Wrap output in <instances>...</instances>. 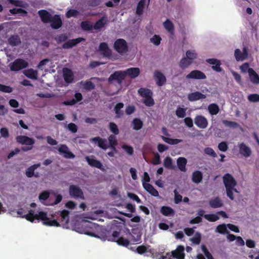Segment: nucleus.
I'll list each match as a JSON object with an SVG mask.
<instances>
[{
	"label": "nucleus",
	"mask_w": 259,
	"mask_h": 259,
	"mask_svg": "<svg viewBox=\"0 0 259 259\" xmlns=\"http://www.w3.org/2000/svg\"><path fill=\"white\" fill-rule=\"evenodd\" d=\"M103 230L102 226L87 221H84L80 227L76 228V231L80 234L99 238L103 241L107 240L109 241L116 242L118 245L125 247L130 244V241L133 242L135 244L141 242V233L138 230L133 229L132 232L128 233V238L120 236L119 232L117 231H114L111 236L105 237L102 235Z\"/></svg>",
	"instance_id": "1"
},
{
	"label": "nucleus",
	"mask_w": 259,
	"mask_h": 259,
	"mask_svg": "<svg viewBox=\"0 0 259 259\" xmlns=\"http://www.w3.org/2000/svg\"><path fill=\"white\" fill-rule=\"evenodd\" d=\"M223 183L225 185L227 196L231 200L234 199L233 192L239 193L235 188L237 183L234 178L229 174H226L223 177Z\"/></svg>",
	"instance_id": "2"
},
{
	"label": "nucleus",
	"mask_w": 259,
	"mask_h": 259,
	"mask_svg": "<svg viewBox=\"0 0 259 259\" xmlns=\"http://www.w3.org/2000/svg\"><path fill=\"white\" fill-rule=\"evenodd\" d=\"M184 247L181 245L178 246L177 249L171 253H167L166 255H160L158 259H184Z\"/></svg>",
	"instance_id": "3"
},
{
	"label": "nucleus",
	"mask_w": 259,
	"mask_h": 259,
	"mask_svg": "<svg viewBox=\"0 0 259 259\" xmlns=\"http://www.w3.org/2000/svg\"><path fill=\"white\" fill-rule=\"evenodd\" d=\"M114 47L115 50L121 55L126 53L128 50L127 43L123 39H117L114 44Z\"/></svg>",
	"instance_id": "4"
},
{
	"label": "nucleus",
	"mask_w": 259,
	"mask_h": 259,
	"mask_svg": "<svg viewBox=\"0 0 259 259\" xmlns=\"http://www.w3.org/2000/svg\"><path fill=\"white\" fill-rule=\"evenodd\" d=\"M28 66V63L25 60L22 59H17L11 64L10 69L11 71H18L26 68Z\"/></svg>",
	"instance_id": "5"
},
{
	"label": "nucleus",
	"mask_w": 259,
	"mask_h": 259,
	"mask_svg": "<svg viewBox=\"0 0 259 259\" xmlns=\"http://www.w3.org/2000/svg\"><path fill=\"white\" fill-rule=\"evenodd\" d=\"M69 194L74 198L84 199L83 193L81 189L75 185H71L69 188Z\"/></svg>",
	"instance_id": "6"
},
{
	"label": "nucleus",
	"mask_w": 259,
	"mask_h": 259,
	"mask_svg": "<svg viewBox=\"0 0 259 259\" xmlns=\"http://www.w3.org/2000/svg\"><path fill=\"white\" fill-rule=\"evenodd\" d=\"M126 76L124 71H117L112 74L108 78V81L111 82L113 80H116L118 84H121L122 80Z\"/></svg>",
	"instance_id": "7"
},
{
	"label": "nucleus",
	"mask_w": 259,
	"mask_h": 259,
	"mask_svg": "<svg viewBox=\"0 0 259 259\" xmlns=\"http://www.w3.org/2000/svg\"><path fill=\"white\" fill-rule=\"evenodd\" d=\"M239 153L245 158L250 157L252 154L251 148L245 143L242 142L238 144Z\"/></svg>",
	"instance_id": "8"
},
{
	"label": "nucleus",
	"mask_w": 259,
	"mask_h": 259,
	"mask_svg": "<svg viewBox=\"0 0 259 259\" xmlns=\"http://www.w3.org/2000/svg\"><path fill=\"white\" fill-rule=\"evenodd\" d=\"M22 217L25 218L27 221L32 223L35 220H45L46 218V212L41 211L36 214L27 213Z\"/></svg>",
	"instance_id": "9"
},
{
	"label": "nucleus",
	"mask_w": 259,
	"mask_h": 259,
	"mask_svg": "<svg viewBox=\"0 0 259 259\" xmlns=\"http://www.w3.org/2000/svg\"><path fill=\"white\" fill-rule=\"evenodd\" d=\"M234 56L237 61H243L245 60L248 56V52L246 48L244 47L243 51L237 49L234 52Z\"/></svg>",
	"instance_id": "10"
},
{
	"label": "nucleus",
	"mask_w": 259,
	"mask_h": 259,
	"mask_svg": "<svg viewBox=\"0 0 259 259\" xmlns=\"http://www.w3.org/2000/svg\"><path fill=\"white\" fill-rule=\"evenodd\" d=\"M194 122L200 128H205L208 125L207 119L202 115H197L194 118Z\"/></svg>",
	"instance_id": "11"
},
{
	"label": "nucleus",
	"mask_w": 259,
	"mask_h": 259,
	"mask_svg": "<svg viewBox=\"0 0 259 259\" xmlns=\"http://www.w3.org/2000/svg\"><path fill=\"white\" fill-rule=\"evenodd\" d=\"M49 23L51 27L54 29H59L62 25L61 19L59 15L53 16Z\"/></svg>",
	"instance_id": "12"
},
{
	"label": "nucleus",
	"mask_w": 259,
	"mask_h": 259,
	"mask_svg": "<svg viewBox=\"0 0 259 259\" xmlns=\"http://www.w3.org/2000/svg\"><path fill=\"white\" fill-rule=\"evenodd\" d=\"M205 74L199 70L192 71L186 75L187 79H203L206 78Z\"/></svg>",
	"instance_id": "13"
},
{
	"label": "nucleus",
	"mask_w": 259,
	"mask_h": 259,
	"mask_svg": "<svg viewBox=\"0 0 259 259\" xmlns=\"http://www.w3.org/2000/svg\"><path fill=\"white\" fill-rule=\"evenodd\" d=\"M38 14L44 23H49L53 16L51 13L46 10H40L38 11Z\"/></svg>",
	"instance_id": "14"
},
{
	"label": "nucleus",
	"mask_w": 259,
	"mask_h": 259,
	"mask_svg": "<svg viewBox=\"0 0 259 259\" xmlns=\"http://www.w3.org/2000/svg\"><path fill=\"white\" fill-rule=\"evenodd\" d=\"M154 77L156 80L157 84L161 87L166 82L165 76L159 71H155L154 73Z\"/></svg>",
	"instance_id": "15"
},
{
	"label": "nucleus",
	"mask_w": 259,
	"mask_h": 259,
	"mask_svg": "<svg viewBox=\"0 0 259 259\" xmlns=\"http://www.w3.org/2000/svg\"><path fill=\"white\" fill-rule=\"evenodd\" d=\"M91 141L95 143H98V146L105 150L109 147L107 140L99 137L91 139Z\"/></svg>",
	"instance_id": "16"
},
{
	"label": "nucleus",
	"mask_w": 259,
	"mask_h": 259,
	"mask_svg": "<svg viewBox=\"0 0 259 259\" xmlns=\"http://www.w3.org/2000/svg\"><path fill=\"white\" fill-rule=\"evenodd\" d=\"M85 158L90 165L101 169H102L103 165L102 163L100 161L95 159L93 156L91 157L86 156Z\"/></svg>",
	"instance_id": "17"
},
{
	"label": "nucleus",
	"mask_w": 259,
	"mask_h": 259,
	"mask_svg": "<svg viewBox=\"0 0 259 259\" xmlns=\"http://www.w3.org/2000/svg\"><path fill=\"white\" fill-rule=\"evenodd\" d=\"M143 186L144 189L151 195L155 197H158L159 196L158 192L149 183L143 182Z\"/></svg>",
	"instance_id": "18"
},
{
	"label": "nucleus",
	"mask_w": 259,
	"mask_h": 259,
	"mask_svg": "<svg viewBox=\"0 0 259 259\" xmlns=\"http://www.w3.org/2000/svg\"><path fill=\"white\" fill-rule=\"evenodd\" d=\"M99 51L101 54L106 57H109L111 54V50L109 48L107 44L105 42H102L100 44Z\"/></svg>",
	"instance_id": "19"
},
{
	"label": "nucleus",
	"mask_w": 259,
	"mask_h": 259,
	"mask_svg": "<svg viewBox=\"0 0 259 259\" xmlns=\"http://www.w3.org/2000/svg\"><path fill=\"white\" fill-rule=\"evenodd\" d=\"M206 95L201 94L198 92H195L189 94L188 95V99L190 101H195L200 99H203L206 98Z\"/></svg>",
	"instance_id": "20"
},
{
	"label": "nucleus",
	"mask_w": 259,
	"mask_h": 259,
	"mask_svg": "<svg viewBox=\"0 0 259 259\" xmlns=\"http://www.w3.org/2000/svg\"><path fill=\"white\" fill-rule=\"evenodd\" d=\"M124 71L126 75H128L132 78L138 77L140 73V69L137 67L130 68L126 69Z\"/></svg>",
	"instance_id": "21"
},
{
	"label": "nucleus",
	"mask_w": 259,
	"mask_h": 259,
	"mask_svg": "<svg viewBox=\"0 0 259 259\" xmlns=\"http://www.w3.org/2000/svg\"><path fill=\"white\" fill-rule=\"evenodd\" d=\"M209 204L211 207L217 208L222 207L223 205V203L222 200L219 197H216L209 200Z\"/></svg>",
	"instance_id": "22"
},
{
	"label": "nucleus",
	"mask_w": 259,
	"mask_h": 259,
	"mask_svg": "<svg viewBox=\"0 0 259 259\" xmlns=\"http://www.w3.org/2000/svg\"><path fill=\"white\" fill-rule=\"evenodd\" d=\"M187 163V159L184 157H179L177 159V164L179 169L182 172H186L187 170L186 165Z\"/></svg>",
	"instance_id": "23"
},
{
	"label": "nucleus",
	"mask_w": 259,
	"mask_h": 259,
	"mask_svg": "<svg viewBox=\"0 0 259 259\" xmlns=\"http://www.w3.org/2000/svg\"><path fill=\"white\" fill-rule=\"evenodd\" d=\"M40 166V163H38L29 166L25 171V175L28 178H32L34 175V171Z\"/></svg>",
	"instance_id": "24"
},
{
	"label": "nucleus",
	"mask_w": 259,
	"mask_h": 259,
	"mask_svg": "<svg viewBox=\"0 0 259 259\" xmlns=\"http://www.w3.org/2000/svg\"><path fill=\"white\" fill-rule=\"evenodd\" d=\"M248 75L252 83L255 84L259 83V76L252 68H250Z\"/></svg>",
	"instance_id": "25"
},
{
	"label": "nucleus",
	"mask_w": 259,
	"mask_h": 259,
	"mask_svg": "<svg viewBox=\"0 0 259 259\" xmlns=\"http://www.w3.org/2000/svg\"><path fill=\"white\" fill-rule=\"evenodd\" d=\"M164 166L168 169H176V166L175 165L172 159L170 157H166L163 160Z\"/></svg>",
	"instance_id": "26"
},
{
	"label": "nucleus",
	"mask_w": 259,
	"mask_h": 259,
	"mask_svg": "<svg viewBox=\"0 0 259 259\" xmlns=\"http://www.w3.org/2000/svg\"><path fill=\"white\" fill-rule=\"evenodd\" d=\"M207 110L211 115H217L220 111L219 106L215 103H212L208 106Z\"/></svg>",
	"instance_id": "27"
},
{
	"label": "nucleus",
	"mask_w": 259,
	"mask_h": 259,
	"mask_svg": "<svg viewBox=\"0 0 259 259\" xmlns=\"http://www.w3.org/2000/svg\"><path fill=\"white\" fill-rule=\"evenodd\" d=\"M8 42L12 46H17L21 43L19 36L17 35H13L8 38Z\"/></svg>",
	"instance_id": "28"
},
{
	"label": "nucleus",
	"mask_w": 259,
	"mask_h": 259,
	"mask_svg": "<svg viewBox=\"0 0 259 259\" xmlns=\"http://www.w3.org/2000/svg\"><path fill=\"white\" fill-rule=\"evenodd\" d=\"M202 179V174L199 170L193 172L192 177V181L196 184L199 183Z\"/></svg>",
	"instance_id": "29"
},
{
	"label": "nucleus",
	"mask_w": 259,
	"mask_h": 259,
	"mask_svg": "<svg viewBox=\"0 0 259 259\" xmlns=\"http://www.w3.org/2000/svg\"><path fill=\"white\" fill-rule=\"evenodd\" d=\"M161 212L163 215L167 217L173 216L175 214L174 210L168 206H162Z\"/></svg>",
	"instance_id": "30"
},
{
	"label": "nucleus",
	"mask_w": 259,
	"mask_h": 259,
	"mask_svg": "<svg viewBox=\"0 0 259 259\" xmlns=\"http://www.w3.org/2000/svg\"><path fill=\"white\" fill-rule=\"evenodd\" d=\"M163 26L164 28L171 34H174V26L172 22L169 19H167L163 23Z\"/></svg>",
	"instance_id": "31"
},
{
	"label": "nucleus",
	"mask_w": 259,
	"mask_h": 259,
	"mask_svg": "<svg viewBox=\"0 0 259 259\" xmlns=\"http://www.w3.org/2000/svg\"><path fill=\"white\" fill-rule=\"evenodd\" d=\"M46 218L45 220H41L43 221V224L45 225L49 226H56L58 227L60 225L59 223L56 220H51L47 217V213H46Z\"/></svg>",
	"instance_id": "32"
},
{
	"label": "nucleus",
	"mask_w": 259,
	"mask_h": 259,
	"mask_svg": "<svg viewBox=\"0 0 259 259\" xmlns=\"http://www.w3.org/2000/svg\"><path fill=\"white\" fill-rule=\"evenodd\" d=\"M138 92L139 95L144 98L153 95L152 91L148 89L140 88Z\"/></svg>",
	"instance_id": "33"
},
{
	"label": "nucleus",
	"mask_w": 259,
	"mask_h": 259,
	"mask_svg": "<svg viewBox=\"0 0 259 259\" xmlns=\"http://www.w3.org/2000/svg\"><path fill=\"white\" fill-rule=\"evenodd\" d=\"M83 40H84L83 38L78 37L76 39H73L66 41V48H72Z\"/></svg>",
	"instance_id": "34"
},
{
	"label": "nucleus",
	"mask_w": 259,
	"mask_h": 259,
	"mask_svg": "<svg viewBox=\"0 0 259 259\" xmlns=\"http://www.w3.org/2000/svg\"><path fill=\"white\" fill-rule=\"evenodd\" d=\"M24 74L27 77L32 79H36L37 77V71L33 69H29L25 70Z\"/></svg>",
	"instance_id": "35"
},
{
	"label": "nucleus",
	"mask_w": 259,
	"mask_h": 259,
	"mask_svg": "<svg viewBox=\"0 0 259 259\" xmlns=\"http://www.w3.org/2000/svg\"><path fill=\"white\" fill-rule=\"evenodd\" d=\"M133 129L136 131L140 130L143 125V121L139 118H136L132 121Z\"/></svg>",
	"instance_id": "36"
},
{
	"label": "nucleus",
	"mask_w": 259,
	"mask_h": 259,
	"mask_svg": "<svg viewBox=\"0 0 259 259\" xmlns=\"http://www.w3.org/2000/svg\"><path fill=\"white\" fill-rule=\"evenodd\" d=\"M201 234L200 233L196 232L195 233L194 236L190 238V241L194 244L198 245L201 242Z\"/></svg>",
	"instance_id": "37"
},
{
	"label": "nucleus",
	"mask_w": 259,
	"mask_h": 259,
	"mask_svg": "<svg viewBox=\"0 0 259 259\" xmlns=\"http://www.w3.org/2000/svg\"><path fill=\"white\" fill-rule=\"evenodd\" d=\"M161 138L163 141L165 142L170 144V145H176L181 143L182 141L180 139H171L169 138L165 137L164 136H162Z\"/></svg>",
	"instance_id": "38"
},
{
	"label": "nucleus",
	"mask_w": 259,
	"mask_h": 259,
	"mask_svg": "<svg viewBox=\"0 0 259 259\" xmlns=\"http://www.w3.org/2000/svg\"><path fill=\"white\" fill-rule=\"evenodd\" d=\"M161 138L163 141L165 142L170 144V145H176L181 143L182 141L180 139H171L169 138L165 137L164 136H162Z\"/></svg>",
	"instance_id": "39"
},
{
	"label": "nucleus",
	"mask_w": 259,
	"mask_h": 259,
	"mask_svg": "<svg viewBox=\"0 0 259 259\" xmlns=\"http://www.w3.org/2000/svg\"><path fill=\"white\" fill-rule=\"evenodd\" d=\"M123 107V104L122 103H117L115 107L114 110L116 113V117L117 118L120 117L123 115V111L121 110Z\"/></svg>",
	"instance_id": "40"
},
{
	"label": "nucleus",
	"mask_w": 259,
	"mask_h": 259,
	"mask_svg": "<svg viewBox=\"0 0 259 259\" xmlns=\"http://www.w3.org/2000/svg\"><path fill=\"white\" fill-rule=\"evenodd\" d=\"M74 79V74L72 71L66 68V83H71L73 82Z\"/></svg>",
	"instance_id": "41"
},
{
	"label": "nucleus",
	"mask_w": 259,
	"mask_h": 259,
	"mask_svg": "<svg viewBox=\"0 0 259 259\" xmlns=\"http://www.w3.org/2000/svg\"><path fill=\"white\" fill-rule=\"evenodd\" d=\"M192 61L187 57H184L181 60L180 66L182 69H185L188 67L192 63Z\"/></svg>",
	"instance_id": "42"
},
{
	"label": "nucleus",
	"mask_w": 259,
	"mask_h": 259,
	"mask_svg": "<svg viewBox=\"0 0 259 259\" xmlns=\"http://www.w3.org/2000/svg\"><path fill=\"white\" fill-rule=\"evenodd\" d=\"M80 84L82 85L83 88L87 91H91L95 88V85L91 81L88 80L86 81H81Z\"/></svg>",
	"instance_id": "43"
},
{
	"label": "nucleus",
	"mask_w": 259,
	"mask_h": 259,
	"mask_svg": "<svg viewBox=\"0 0 259 259\" xmlns=\"http://www.w3.org/2000/svg\"><path fill=\"white\" fill-rule=\"evenodd\" d=\"M74 99H73L70 101H66V105H73L76 102H79L82 100V96L81 93H76L74 95Z\"/></svg>",
	"instance_id": "44"
},
{
	"label": "nucleus",
	"mask_w": 259,
	"mask_h": 259,
	"mask_svg": "<svg viewBox=\"0 0 259 259\" xmlns=\"http://www.w3.org/2000/svg\"><path fill=\"white\" fill-rule=\"evenodd\" d=\"M227 227V225L225 224L219 225L215 229V232L223 234H228Z\"/></svg>",
	"instance_id": "45"
},
{
	"label": "nucleus",
	"mask_w": 259,
	"mask_h": 259,
	"mask_svg": "<svg viewBox=\"0 0 259 259\" xmlns=\"http://www.w3.org/2000/svg\"><path fill=\"white\" fill-rule=\"evenodd\" d=\"M106 19L105 17H102L98 21L96 22L94 26V28L95 29H100L102 28L105 23H106Z\"/></svg>",
	"instance_id": "46"
},
{
	"label": "nucleus",
	"mask_w": 259,
	"mask_h": 259,
	"mask_svg": "<svg viewBox=\"0 0 259 259\" xmlns=\"http://www.w3.org/2000/svg\"><path fill=\"white\" fill-rule=\"evenodd\" d=\"M145 3L146 0H141L139 2L136 9V13L138 15H141V14H142Z\"/></svg>",
	"instance_id": "47"
},
{
	"label": "nucleus",
	"mask_w": 259,
	"mask_h": 259,
	"mask_svg": "<svg viewBox=\"0 0 259 259\" xmlns=\"http://www.w3.org/2000/svg\"><path fill=\"white\" fill-rule=\"evenodd\" d=\"M186 108L179 107L176 111V114L179 118H184L186 115Z\"/></svg>",
	"instance_id": "48"
},
{
	"label": "nucleus",
	"mask_w": 259,
	"mask_h": 259,
	"mask_svg": "<svg viewBox=\"0 0 259 259\" xmlns=\"http://www.w3.org/2000/svg\"><path fill=\"white\" fill-rule=\"evenodd\" d=\"M108 141L109 147L115 150V146L117 144L116 137L113 135H110L108 138Z\"/></svg>",
	"instance_id": "49"
},
{
	"label": "nucleus",
	"mask_w": 259,
	"mask_h": 259,
	"mask_svg": "<svg viewBox=\"0 0 259 259\" xmlns=\"http://www.w3.org/2000/svg\"><path fill=\"white\" fill-rule=\"evenodd\" d=\"M247 100L251 103L259 102V94H250L247 96Z\"/></svg>",
	"instance_id": "50"
},
{
	"label": "nucleus",
	"mask_w": 259,
	"mask_h": 259,
	"mask_svg": "<svg viewBox=\"0 0 259 259\" xmlns=\"http://www.w3.org/2000/svg\"><path fill=\"white\" fill-rule=\"evenodd\" d=\"M204 218L207 221L213 222L219 219V217L216 214H207L204 215Z\"/></svg>",
	"instance_id": "51"
},
{
	"label": "nucleus",
	"mask_w": 259,
	"mask_h": 259,
	"mask_svg": "<svg viewBox=\"0 0 259 259\" xmlns=\"http://www.w3.org/2000/svg\"><path fill=\"white\" fill-rule=\"evenodd\" d=\"M186 56L192 61L193 60L197 58V54L194 50H189L186 52Z\"/></svg>",
	"instance_id": "52"
},
{
	"label": "nucleus",
	"mask_w": 259,
	"mask_h": 259,
	"mask_svg": "<svg viewBox=\"0 0 259 259\" xmlns=\"http://www.w3.org/2000/svg\"><path fill=\"white\" fill-rule=\"evenodd\" d=\"M10 4H12L16 7H25V3L19 0H8Z\"/></svg>",
	"instance_id": "53"
},
{
	"label": "nucleus",
	"mask_w": 259,
	"mask_h": 259,
	"mask_svg": "<svg viewBox=\"0 0 259 259\" xmlns=\"http://www.w3.org/2000/svg\"><path fill=\"white\" fill-rule=\"evenodd\" d=\"M109 129L111 132H112L115 135H118L119 134V130L117 125L113 122H110L109 124Z\"/></svg>",
	"instance_id": "54"
},
{
	"label": "nucleus",
	"mask_w": 259,
	"mask_h": 259,
	"mask_svg": "<svg viewBox=\"0 0 259 259\" xmlns=\"http://www.w3.org/2000/svg\"><path fill=\"white\" fill-rule=\"evenodd\" d=\"M81 27L83 30H90L92 29V24L89 21H83L81 23Z\"/></svg>",
	"instance_id": "55"
},
{
	"label": "nucleus",
	"mask_w": 259,
	"mask_h": 259,
	"mask_svg": "<svg viewBox=\"0 0 259 259\" xmlns=\"http://www.w3.org/2000/svg\"><path fill=\"white\" fill-rule=\"evenodd\" d=\"M0 91L6 93H10L13 91V89L10 86L0 84Z\"/></svg>",
	"instance_id": "56"
},
{
	"label": "nucleus",
	"mask_w": 259,
	"mask_h": 259,
	"mask_svg": "<svg viewBox=\"0 0 259 259\" xmlns=\"http://www.w3.org/2000/svg\"><path fill=\"white\" fill-rule=\"evenodd\" d=\"M143 103L145 104V105L149 107L152 106L154 104V101L152 99V96L145 98V99L143 101Z\"/></svg>",
	"instance_id": "57"
},
{
	"label": "nucleus",
	"mask_w": 259,
	"mask_h": 259,
	"mask_svg": "<svg viewBox=\"0 0 259 259\" xmlns=\"http://www.w3.org/2000/svg\"><path fill=\"white\" fill-rule=\"evenodd\" d=\"M127 196L128 198H130V199H132L134 201H135L138 203H141V199L139 198V197L136 194L128 192L127 193Z\"/></svg>",
	"instance_id": "58"
},
{
	"label": "nucleus",
	"mask_w": 259,
	"mask_h": 259,
	"mask_svg": "<svg viewBox=\"0 0 259 259\" xmlns=\"http://www.w3.org/2000/svg\"><path fill=\"white\" fill-rule=\"evenodd\" d=\"M161 40V38L159 35H154L152 38H151L150 41L154 45L158 46L160 44Z\"/></svg>",
	"instance_id": "59"
},
{
	"label": "nucleus",
	"mask_w": 259,
	"mask_h": 259,
	"mask_svg": "<svg viewBox=\"0 0 259 259\" xmlns=\"http://www.w3.org/2000/svg\"><path fill=\"white\" fill-rule=\"evenodd\" d=\"M218 148L222 152H226L228 149V145L226 142H222L219 144Z\"/></svg>",
	"instance_id": "60"
},
{
	"label": "nucleus",
	"mask_w": 259,
	"mask_h": 259,
	"mask_svg": "<svg viewBox=\"0 0 259 259\" xmlns=\"http://www.w3.org/2000/svg\"><path fill=\"white\" fill-rule=\"evenodd\" d=\"M122 148L130 155H132L133 154L134 150L132 147L131 146L123 144L122 146Z\"/></svg>",
	"instance_id": "61"
},
{
	"label": "nucleus",
	"mask_w": 259,
	"mask_h": 259,
	"mask_svg": "<svg viewBox=\"0 0 259 259\" xmlns=\"http://www.w3.org/2000/svg\"><path fill=\"white\" fill-rule=\"evenodd\" d=\"M223 123L226 126L231 127H236L239 125L236 122L228 121L227 120H223Z\"/></svg>",
	"instance_id": "62"
},
{
	"label": "nucleus",
	"mask_w": 259,
	"mask_h": 259,
	"mask_svg": "<svg viewBox=\"0 0 259 259\" xmlns=\"http://www.w3.org/2000/svg\"><path fill=\"white\" fill-rule=\"evenodd\" d=\"M174 192L175 194V198H174L175 203L176 204H178L182 201V196L179 194V193L177 190H175Z\"/></svg>",
	"instance_id": "63"
},
{
	"label": "nucleus",
	"mask_w": 259,
	"mask_h": 259,
	"mask_svg": "<svg viewBox=\"0 0 259 259\" xmlns=\"http://www.w3.org/2000/svg\"><path fill=\"white\" fill-rule=\"evenodd\" d=\"M204 152L205 154L209 155L213 157H215L217 156L215 152L211 148L208 147L205 148Z\"/></svg>",
	"instance_id": "64"
}]
</instances>
